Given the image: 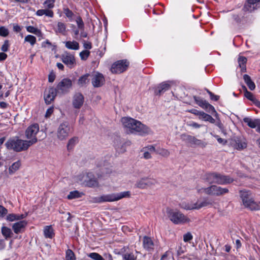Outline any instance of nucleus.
I'll list each match as a JSON object with an SVG mask.
<instances>
[{
	"label": "nucleus",
	"mask_w": 260,
	"mask_h": 260,
	"mask_svg": "<svg viewBox=\"0 0 260 260\" xmlns=\"http://www.w3.org/2000/svg\"><path fill=\"white\" fill-rule=\"evenodd\" d=\"M121 122L127 133H138L142 135L151 132L149 127L132 118L123 117L121 118Z\"/></svg>",
	"instance_id": "f257e3e1"
},
{
	"label": "nucleus",
	"mask_w": 260,
	"mask_h": 260,
	"mask_svg": "<svg viewBox=\"0 0 260 260\" xmlns=\"http://www.w3.org/2000/svg\"><path fill=\"white\" fill-rule=\"evenodd\" d=\"M131 192L129 191H123L118 193L104 194L101 197H96L93 199V202L101 203L103 202H112L117 201L123 198H129Z\"/></svg>",
	"instance_id": "f03ea898"
},
{
	"label": "nucleus",
	"mask_w": 260,
	"mask_h": 260,
	"mask_svg": "<svg viewBox=\"0 0 260 260\" xmlns=\"http://www.w3.org/2000/svg\"><path fill=\"white\" fill-rule=\"evenodd\" d=\"M212 205V202L208 198H202L199 199L197 201L190 202H183L180 204V207L185 210H199L202 208L206 207Z\"/></svg>",
	"instance_id": "7ed1b4c3"
},
{
	"label": "nucleus",
	"mask_w": 260,
	"mask_h": 260,
	"mask_svg": "<svg viewBox=\"0 0 260 260\" xmlns=\"http://www.w3.org/2000/svg\"><path fill=\"white\" fill-rule=\"evenodd\" d=\"M167 213L169 219L174 224H183L191 221L187 216L178 210L168 209Z\"/></svg>",
	"instance_id": "20e7f679"
},
{
	"label": "nucleus",
	"mask_w": 260,
	"mask_h": 260,
	"mask_svg": "<svg viewBox=\"0 0 260 260\" xmlns=\"http://www.w3.org/2000/svg\"><path fill=\"white\" fill-rule=\"evenodd\" d=\"M9 149L13 150L16 152H20L27 150L30 145L26 140L13 138L9 139L5 144Z\"/></svg>",
	"instance_id": "39448f33"
},
{
	"label": "nucleus",
	"mask_w": 260,
	"mask_h": 260,
	"mask_svg": "<svg viewBox=\"0 0 260 260\" xmlns=\"http://www.w3.org/2000/svg\"><path fill=\"white\" fill-rule=\"evenodd\" d=\"M78 181L81 184L89 187L99 186V182L92 172H85L77 177Z\"/></svg>",
	"instance_id": "423d86ee"
},
{
	"label": "nucleus",
	"mask_w": 260,
	"mask_h": 260,
	"mask_svg": "<svg viewBox=\"0 0 260 260\" xmlns=\"http://www.w3.org/2000/svg\"><path fill=\"white\" fill-rule=\"evenodd\" d=\"M240 197L244 206L251 210H258L260 209V203H256L251 197L249 191L243 190L240 192Z\"/></svg>",
	"instance_id": "0eeeda50"
},
{
	"label": "nucleus",
	"mask_w": 260,
	"mask_h": 260,
	"mask_svg": "<svg viewBox=\"0 0 260 260\" xmlns=\"http://www.w3.org/2000/svg\"><path fill=\"white\" fill-rule=\"evenodd\" d=\"M198 192L199 193H205L206 194L219 196L226 193L229 192V189L226 188H222L220 186L217 185H211L210 187L207 188H199L198 187Z\"/></svg>",
	"instance_id": "6e6552de"
},
{
	"label": "nucleus",
	"mask_w": 260,
	"mask_h": 260,
	"mask_svg": "<svg viewBox=\"0 0 260 260\" xmlns=\"http://www.w3.org/2000/svg\"><path fill=\"white\" fill-rule=\"evenodd\" d=\"M39 132V126L37 123H35L29 126L25 132V137L28 140H26L31 146L38 141L37 135Z\"/></svg>",
	"instance_id": "1a4fd4ad"
},
{
	"label": "nucleus",
	"mask_w": 260,
	"mask_h": 260,
	"mask_svg": "<svg viewBox=\"0 0 260 260\" xmlns=\"http://www.w3.org/2000/svg\"><path fill=\"white\" fill-rule=\"evenodd\" d=\"M72 129L67 122H63L60 124L57 128L56 136L60 141L65 140L72 133Z\"/></svg>",
	"instance_id": "9d476101"
},
{
	"label": "nucleus",
	"mask_w": 260,
	"mask_h": 260,
	"mask_svg": "<svg viewBox=\"0 0 260 260\" xmlns=\"http://www.w3.org/2000/svg\"><path fill=\"white\" fill-rule=\"evenodd\" d=\"M128 65L129 63L126 60H118L112 65L111 71L114 74L122 73L127 69Z\"/></svg>",
	"instance_id": "9b49d317"
},
{
	"label": "nucleus",
	"mask_w": 260,
	"mask_h": 260,
	"mask_svg": "<svg viewBox=\"0 0 260 260\" xmlns=\"http://www.w3.org/2000/svg\"><path fill=\"white\" fill-rule=\"evenodd\" d=\"M72 86V80L68 78H64L58 83L56 89L58 92L66 93L69 91Z\"/></svg>",
	"instance_id": "f8f14e48"
},
{
	"label": "nucleus",
	"mask_w": 260,
	"mask_h": 260,
	"mask_svg": "<svg viewBox=\"0 0 260 260\" xmlns=\"http://www.w3.org/2000/svg\"><path fill=\"white\" fill-rule=\"evenodd\" d=\"M182 139L184 141L191 145L199 146L202 148H204L207 145L206 142L190 135H183L182 136Z\"/></svg>",
	"instance_id": "ddd939ff"
},
{
	"label": "nucleus",
	"mask_w": 260,
	"mask_h": 260,
	"mask_svg": "<svg viewBox=\"0 0 260 260\" xmlns=\"http://www.w3.org/2000/svg\"><path fill=\"white\" fill-rule=\"evenodd\" d=\"M105 78L103 75L99 72L93 73L92 75L91 83L94 87H99L104 85Z\"/></svg>",
	"instance_id": "4468645a"
},
{
	"label": "nucleus",
	"mask_w": 260,
	"mask_h": 260,
	"mask_svg": "<svg viewBox=\"0 0 260 260\" xmlns=\"http://www.w3.org/2000/svg\"><path fill=\"white\" fill-rule=\"evenodd\" d=\"M62 61L70 68H73L76 64L74 55L68 52L63 54L61 56Z\"/></svg>",
	"instance_id": "2eb2a0df"
},
{
	"label": "nucleus",
	"mask_w": 260,
	"mask_h": 260,
	"mask_svg": "<svg viewBox=\"0 0 260 260\" xmlns=\"http://www.w3.org/2000/svg\"><path fill=\"white\" fill-rule=\"evenodd\" d=\"M84 102L83 95L80 93H76L72 100L73 107L76 109H80L82 106Z\"/></svg>",
	"instance_id": "dca6fc26"
},
{
	"label": "nucleus",
	"mask_w": 260,
	"mask_h": 260,
	"mask_svg": "<svg viewBox=\"0 0 260 260\" xmlns=\"http://www.w3.org/2000/svg\"><path fill=\"white\" fill-rule=\"evenodd\" d=\"M56 95V89L54 88H50L46 90L44 93V99L46 103L50 104Z\"/></svg>",
	"instance_id": "f3484780"
},
{
	"label": "nucleus",
	"mask_w": 260,
	"mask_h": 260,
	"mask_svg": "<svg viewBox=\"0 0 260 260\" xmlns=\"http://www.w3.org/2000/svg\"><path fill=\"white\" fill-rule=\"evenodd\" d=\"M27 221L21 220L14 223L12 225V229L15 234L22 233L27 225Z\"/></svg>",
	"instance_id": "a211bd4d"
},
{
	"label": "nucleus",
	"mask_w": 260,
	"mask_h": 260,
	"mask_svg": "<svg viewBox=\"0 0 260 260\" xmlns=\"http://www.w3.org/2000/svg\"><path fill=\"white\" fill-rule=\"evenodd\" d=\"M156 148L153 145H148L144 147L141 152H143V156L145 159H148L152 157L151 154L155 152Z\"/></svg>",
	"instance_id": "6ab92c4d"
},
{
	"label": "nucleus",
	"mask_w": 260,
	"mask_h": 260,
	"mask_svg": "<svg viewBox=\"0 0 260 260\" xmlns=\"http://www.w3.org/2000/svg\"><path fill=\"white\" fill-rule=\"evenodd\" d=\"M53 29L57 35L60 34L63 36H66L67 34L68 30L66 25L63 22H57L56 25L53 27Z\"/></svg>",
	"instance_id": "aec40b11"
},
{
	"label": "nucleus",
	"mask_w": 260,
	"mask_h": 260,
	"mask_svg": "<svg viewBox=\"0 0 260 260\" xmlns=\"http://www.w3.org/2000/svg\"><path fill=\"white\" fill-rule=\"evenodd\" d=\"M247 142L245 139H237L233 144L234 148L238 150H242L247 147Z\"/></svg>",
	"instance_id": "412c9836"
},
{
	"label": "nucleus",
	"mask_w": 260,
	"mask_h": 260,
	"mask_svg": "<svg viewBox=\"0 0 260 260\" xmlns=\"http://www.w3.org/2000/svg\"><path fill=\"white\" fill-rule=\"evenodd\" d=\"M170 82H164L160 83L156 87L155 90V93L156 94H159L161 92L168 90L170 88Z\"/></svg>",
	"instance_id": "4be33fe9"
},
{
	"label": "nucleus",
	"mask_w": 260,
	"mask_h": 260,
	"mask_svg": "<svg viewBox=\"0 0 260 260\" xmlns=\"http://www.w3.org/2000/svg\"><path fill=\"white\" fill-rule=\"evenodd\" d=\"M233 180L229 176L217 174V177L215 181L216 183L220 184H225L232 182Z\"/></svg>",
	"instance_id": "5701e85b"
},
{
	"label": "nucleus",
	"mask_w": 260,
	"mask_h": 260,
	"mask_svg": "<svg viewBox=\"0 0 260 260\" xmlns=\"http://www.w3.org/2000/svg\"><path fill=\"white\" fill-rule=\"evenodd\" d=\"M143 247L148 251H150L154 249V243L152 240L148 237L145 236L143 240Z\"/></svg>",
	"instance_id": "b1692460"
},
{
	"label": "nucleus",
	"mask_w": 260,
	"mask_h": 260,
	"mask_svg": "<svg viewBox=\"0 0 260 260\" xmlns=\"http://www.w3.org/2000/svg\"><path fill=\"white\" fill-rule=\"evenodd\" d=\"M243 121L246 123L247 125L252 128L257 127L260 122L259 119H252L250 117H245L243 118Z\"/></svg>",
	"instance_id": "393cba45"
},
{
	"label": "nucleus",
	"mask_w": 260,
	"mask_h": 260,
	"mask_svg": "<svg viewBox=\"0 0 260 260\" xmlns=\"http://www.w3.org/2000/svg\"><path fill=\"white\" fill-rule=\"evenodd\" d=\"M260 0H247V2L244 7L245 11L251 12L255 8V4L259 2Z\"/></svg>",
	"instance_id": "a878e982"
},
{
	"label": "nucleus",
	"mask_w": 260,
	"mask_h": 260,
	"mask_svg": "<svg viewBox=\"0 0 260 260\" xmlns=\"http://www.w3.org/2000/svg\"><path fill=\"white\" fill-rule=\"evenodd\" d=\"M44 235L45 238L52 239L54 236V230L51 225H47L44 228Z\"/></svg>",
	"instance_id": "bb28decb"
},
{
	"label": "nucleus",
	"mask_w": 260,
	"mask_h": 260,
	"mask_svg": "<svg viewBox=\"0 0 260 260\" xmlns=\"http://www.w3.org/2000/svg\"><path fill=\"white\" fill-rule=\"evenodd\" d=\"M21 165V162L18 160L17 161L12 165H11L8 168V173L10 175L14 174L16 171H17Z\"/></svg>",
	"instance_id": "cd10ccee"
},
{
	"label": "nucleus",
	"mask_w": 260,
	"mask_h": 260,
	"mask_svg": "<svg viewBox=\"0 0 260 260\" xmlns=\"http://www.w3.org/2000/svg\"><path fill=\"white\" fill-rule=\"evenodd\" d=\"M243 79L250 90H253L255 88V85L249 75H244Z\"/></svg>",
	"instance_id": "c85d7f7f"
},
{
	"label": "nucleus",
	"mask_w": 260,
	"mask_h": 260,
	"mask_svg": "<svg viewBox=\"0 0 260 260\" xmlns=\"http://www.w3.org/2000/svg\"><path fill=\"white\" fill-rule=\"evenodd\" d=\"M199 119L205 121H209L211 123H214L215 122V120L211 115L205 113L203 111H202Z\"/></svg>",
	"instance_id": "c756f323"
},
{
	"label": "nucleus",
	"mask_w": 260,
	"mask_h": 260,
	"mask_svg": "<svg viewBox=\"0 0 260 260\" xmlns=\"http://www.w3.org/2000/svg\"><path fill=\"white\" fill-rule=\"evenodd\" d=\"M26 216V215L24 214H10L7 216V219L9 221H13L23 219Z\"/></svg>",
	"instance_id": "7c9ffc66"
},
{
	"label": "nucleus",
	"mask_w": 260,
	"mask_h": 260,
	"mask_svg": "<svg viewBox=\"0 0 260 260\" xmlns=\"http://www.w3.org/2000/svg\"><path fill=\"white\" fill-rule=\"evenodd\" d=\"M65 46L69 49L77 50L79 49V43L75 41H67L65 43Z\"/></svg>",
	"instance_id": "2f4dec72"
},
{
	"label": "nucleus",
	"mask_w": 260,
	"mask_h": 260,
	"mask_svg": "<svg viewBox=\"0 0 260 260\" xmlns=\"http://www.w3.org/2000/svg\"><path fill=\"white\" fill-rule=\"evenodd\" d=\"M83 195L82 192H79L78 190H74L70 192L67 196V199L69 200H73L81 198Z\"/></svg>",
	"instance_id": "473e14b6"
},
{
	"label": "nucleus",
	"mask_w": 260,
	"mask_h": 260,
	"mask_svg": "<svg viewBox=\"0 0 260 260\" xmlns=\"http://www.w3.org/2000/svg\"><path fill=\"white\" fill-rule=\"evenodd\" d=\"M247 62V58L244 56H240L238 58L239 66L241 68L242 72H244L246 70V63Z\"/></svg>",
	"instance_id": "72a5a7b5"
},
{
	"label": "nucleus",
	"mask_w": 260,
	"mask_h": 260,
	"mask_svg": "<svg viewBox=\"0 0 260 260\" xmlns=\"http://www.w3.org/2000/svg\"><path fill=\"white\" fill-rule=\"evenodd\" d=\"M155 152L164 157H168L170 154V151L168 150L159 147L156 148Z\"/></svg>",
	"instance_id": "f704fd0d"
},
{
	"label": "nucleus",
	"mask_w": 260,
	"mask_h": 260,
	"mask_svg": "<svg viewBox=\"0 0 260 260\" xmlns=\"http://www.w3.org/2000/svg\"><path fill=\"white\" fill-rule=\"evenodd\" d=\"M217 173H209L206 175V180L210 184L216 183Z\"/></svg>",
	"instance_id": "c9c22d12"
},
{
	"label": "nucleus",
	"mask_w": 260,
	"mask_h": 260,
	"mask_svg": "<svg viewBox=\"0 0 260 260\" xmlns=\"http://www.w3.org/2000/svg\"><path fill=\"white\" fill-rule=\"evenodd\" d=\"M244 88L245 89V92H244L245 96L247 99L249 100L250 101H252L253 103V104H255V102L258 101V100L254 98V95H253V94L251 92H250L247 90V89L245 86H244Z\"/></svg>",
	"instance_id": "e433bc0d"
},
{
	"label": "nucleus",
	"mask_w": 260,
	"mask_h": 260,
	"mask_svg": "<svg viewBox=\"0 0 260 260\" xmlns=\"http://www.w3.org/2000/svg\"><path fill=\"white\" fill-rule=\"evenodd\" d=\"M2 233L6 239L11 237L12 234L11 229L6 226L2 227Z\"/></svg>",
	"instance_id": "4c0bfd02"
},
{
	"label": "nucleus",
	"mask_w": 260,
	"mask_h": 260,
	"mask_svg": "<svg viewBox=\"0 0 260 260\" xmlns=\"http://www.w3.org/2000/svg\"><path fill=\"white\" fill-rule=\"evenodd\" d=\"M136 187L140 189H145L146 188L145 178H143L139 180L135 184Z\"/></svg>",
	"instance_id": "58836bf2"
},
{
	"label": "nucleus",
	"mask_w": 260,
	"mask_h": 260,
	"mask_svg": "<svg viewBox=\"0 0 260 260\" xmlns=\"http://www.w3.org/2000/svg\"><path fill=\"white\" fill-rule=\"evenodd\" d=\"M88 76L89 74H86L80 77L78 81V84L81 86L86 84L88 82Z\"/></svg>",
	"instance_id": "ea45409f"
},
{
	"label": "nucleus",
	"mask_w": 260,
	"mask_h": 260,
	"mask_svg": "<svg viewBox=\"0 0 260 260\" xmlns=\"http://www.w3.org/2000/svg\"><path fill=\"white\" fill-rule=\"evenodd\" d=\"M78 142V138L77 137H73L70 139L67 144V148L68 150L72 149L73 147Z\"/></svg>",
	"instance_id": "a19ab883"
},
{
	"label": "nucleus",
	"mask_w": 260,
	"mask_h": 260,
	"mask_svg": "<svg viewBox=\"0 0 260 260\" xmlns=\"http://www.w3.org/2000/svg\"><path fill=\"white\" fill-rule=\"evenodd\" d=\"M146 181V188L155 185L157 183L156 179L151 178H145Z\"/></svg>",
	"instance_id": "79ce46f5"
},
{
	"label": "nucleus",
	"mask_w": 260,
	"mask_h": 260,
	"mask_svg": "<svg viewBox=\"0 0 260 260\" xmlns=\"http://www.w3.org/2000/svg\"><path fill=\"white\" fill-rule=\"evenodd\" d=\"M24 41L29 43L31 46H34L36 43V38L34 36L28 35L25 37Z\"/></svg>",
	"instance_id": "37998d69"
},
{
	"label": "nucleus",
	"mask_w": 260,
	"mask_h": 260,
	"mask_svg": "<svg viewBox=\"0 0 260 260\" xmlns=\"http://www.w3.org/2000/svg\"><path fill=\"white\" fill-rule=\"evenodd\" d=\"M88 256L94 260H105L100 254L96 252H92L88 254Z\"/></svg>",
	"instance_id": "c03bdc74"
},
{
	"label": "nucleus",
	"mask_w": 260,
	"mask_h": 260,
	"mask_svg": "<svg viewBox=\"0 0 260 260\" xmlns=\"http://www.w3.org/2000/svg\"><path fill=\"white\" fill-rule=\"evenodd\" d=\"M203 108L207 110L208 112L211 113L212 114L216 113L214 107L207 102L206 103Z\"/></svg>",
	"instance_id": "a18cd8bd"
},
{
	"label": "nucleus",
	"mask_w": 260,
	"mask_h": 260,
	"mask_svg": "<svg viewBox=\"0 0 260 260\" xmlns=\"http://www.w3.org/2000/svg\"><path fill=\"white\" fill-rule=\"evenodd\" d=\"M123 257L125 260H135L137 256L133 252L126 253L123 255Z\"/></svg>",
	"instance_id": "49530a36"
},
{
	"label": "nucleus",
	"mask_w": 260,
	"mask_h": 260,
	"mask_svg": "<svg viewBox=\"0 0 260 260\" xmlns=\"http://www.w3.org/2000/svg\"><path fill=\"white\" fill-rule=\"evenodd\" d=\"M66 260H75L74 252L71 249H68L66 251Z\"/></svg>",
	"instance_id": "de8ad7c7"
},
{
	"label": "nucleus",
	"mask_w": 260,
	"mask_h": 260,
	"mask_svg": "<svg viewBox=\"0 0 260 260\" xmlns=\"http://www.w3.org/2000/svg\"><path fill=\"white\" fill-rule=\"evenodd\" d=\"M9 34V29L5 26L0 27V36L3 37H7Z\"/></svg>",
	"instance_id": "09e8293b"
},
{
	"label": "nucleus",
	"mask_w": 260,
	"mask_h": 260,
	"mask_svg": "<svg viewBox=\"0 0 260 260\" xmlns=\"http://www.w3.org/2000/svg\"><path fill=\"white\" fill-rule=\"evenodd\" d=\"M55 0H46L44 3V8L51 9L54 6Z\"/></svg>",
	"instance_id": "8fccbe9b"
},
{
	"label": "nucleus",
	"mask_w": 260,
	"mask_h": 260,
	"mask_svg": "<svg viewBox=\"0 0 260 260\" xmlns=\"http://www.w3.org/2000/svg\"><path fill=\"white\" fill-rule=\"evenodd\" d=\"M76 22L78 28L81 30H83L84 28V24L82 18L79 16L77 17L76 19Z\"/></svg>",
	"instance_id": "3c124183"
},
{
	"label": "nucleus",
	"mask_w": 260,
	"mask_h": 260,
	"mask_svg": "<svg viewBox=\"0 0 260 260\" xmlns=\"http://www.w3.org/2000/svg\"><path fill=\"white\" fill-rule=\"evenodd\" d=\"M63 12L66 16L70 20L73 19L74 13L68 8L63 9Z\"/></svg>",
	"instance_id": "603ef678"
},
{
	"label": "nucleus",
	"mask_w": 260,
	"mask_h": 260,
	"mask_svg": "<svg viewBox=\"0 0 260 260\" xmlns=\"http://www.w3.org/2000/svg\"><path fill=\"white\" fill-rule=\"evenodd\" d=\"M193 99L196 102V103L199 106H200L201 107H202V108H203V107L204 106L205 104H206V102L205 101H204L202 99H201L200 98H198V97H197L196 96H194L193 97Z\"/></svg>",
	"instance_id": "864d4df0"
},
{
	"label": "nucleus",
	"mask_w": 260,
	"mask_h": 260,
	"mask_svg": "<svg viewBox=\"0 0 260 260\" xmlns=\"http://www.w3.org/2000/svg\"><path fill=\"white\" fill-rule=\"evenodd\" d=\"M90 54V52L88 50H84L80 53V57L82 60L87 59Z\"/></svg>",
	"instance_id": "5fc2aeb1"
},
{
	"label": "nucleus",
	"mask_w": 260,
	"mask_h": 260,
	"mask_svg": "<svg viewBox=\"0 0 260 260\" xmlns=\"http://www.w3.org/2000/svg\"><path fill=\"white\" fill-rule=\"evenodd\" d=\"M26 30L28 32H30V33H32V34H38L39 32H40V31L39 30L32 26H28L26 27Z\"/></svg>",
	"instance_id": "6e6d98bb"
},
{
	"label": "nucleus",
	"mask_w": 260,
	"mask_h": 260,
	"mask_svg": "<svg viewBox=\"0 0 260 260\" xmlns=\"http://www.w3.org/2000/svg\"><path fill=\"white\" fill-rule=\"evenodd\" d=\"M9 46H10V44H9V41L5 40L4 41L3 45H2V46L1 47V50L3 52H7V51H8V50L9 49Z\"/></svg>",
	"instance_id": "4d7b16f0"
},
{
	"label": "nucleus",
	"mask_w": 260,
	"mask_h": 260,
	"mask_svg": "<svg viewBox=\"0 0 260 260\" xmlns=\"http://www.w3.org/2000/svg\"><path fill=\"white\" fill-rule=\"evenodd\" d=\"M187 125L194 128H199L202 126V125L194 121H190L188 122Z\"/></svg>",
	"instance_id": "13d9d810"
},
{
	"label": "nucleus",
	"mask_w": 260,
	"mask_h": 260,
	"mask_svg": "<svg viewBox=\"0 0 260 260\" xmlns=\"http://www.w3.org/2000/svg\"><path fill=\"white\" fill-rule=\"evenodd\" d=\"M192 239V236L190 233H187L183 236V240L184 242H188Z\"/></svg>",
	"instance_id": "bf43d9fd"
},
{
	"label": "nucleus",
	"mask_w": 260,
	"mask_h": 260,
	"mask_svg": "<svg viewBox=\"0 0 260 260\" xmlns=\"http://www.w3.org/2000/svg\"><path fill=\"white\" fill-rule=\"evenodd\" d=\"M160 260H174L173 256L169 253H166L161 257Z\"/></svg>",
	"instance_id": "052dcab7"
},
{
	"label": "nucleus",
	"mask_w": 260,
	"mask_h": 260,
	"mask_svg": "<svg viewBox=\"0 0 260 260\" xmlns=\"http://www.w3.org/2000/svg\"><path fill=\"white\" fill-rule=\"evenodd\" d=\"M8 213V210L5 207L0 205V216L4 217Z\"/></svg>",
	"instance_id": "680f3d73"
},
{
	"label": "nucleus",
	"mask_w": 260,
	"mask_h": 260,
	"mask_svg": "<svg viewBox=\"0 0 260 260\" xmlns=\"http://www.w3.org/2000/svg\"><path fill=\"white\" fill-rule=\"evenodd\" d=\"M207 92L209 93V94L210 96V98L212 100L217 101L219 100V96L218 95H214L213 93H212L211 91L207 90Z\"/></svg>",
	"instance_id": "e2e57ef3"
},
{
	"label": "nucleus",
	"mask_w": 260,
	"mask_h": 260,
	"mask_svg": "<svg viewBox=\"0 0 260 260\" xmlns=\"http://www.w3.org/2000/svg\"><path fill=\"white\" fill-rule=\"evenodd\" d=\"M188 111L195 115L198 116V118H199L200 115L202 112V111H198L194 109L189 110Z\"/></svg>",
	"instance_id": "0e129e2a"
},
{
	"label": "nucleus",
	"mask_w": 260,
	"mask_h": 260,
	"mask_svg": "<svg viewBox=\"0 0 260 260\" xmlns=\"http://www.w3.org/2000/svg\"><path fill=\"white\" fill-rule=\"evenodd\" d=\"M83 46L86 49H90L92 48L91 43L90 42L83 41Z\"/></svg>",
	"instance_id": "69168bd1"
},
{
	"label": "nucleus",
	"mask_w": 260,
	"mask_h": 260,
	"mask_svg": "<svg viewBox=\"0 0 260 260\" xmlns=\"http://www.w3.org/2000/svg\"><path fill=\"white\" fill-rule=\"evenodd\" d=\"M45 15L47 16H48L49 17H53L54 15L53 12L52 10H48V9H45Z\"/></svg>",
	"instance_id": "338daca9"
},
{
	"label": "nucleus",
	"mask_w": 260,
	"mask_h": 260,
	"mask_svg": "<svg viewBox=\"0 0 260 260\" xmlns=\"http://www.w3.org/2000/svg\"><path fill=\"white\" fill-rule=\"evenodd\" d=\"M109 167L108 168H102V171H103V173H106V174H108V173H110L112 172V166H110V165H109Z\"/></svg>",
	"instance_id": "774afa93"
}]
</instances>
